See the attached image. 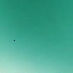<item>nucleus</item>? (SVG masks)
I'll return each instance as SVG.
<instances>
[{"mask_svg": "<svg viewBox=\"0 0 73 73\" xmlns=\"http://www.w3.org/2000/svg\"><path fill=\"white\" fill-rule=\"evenodd\" d=\"M14 41H15V40H14Z\"/></svg>", "mask_w": 73, "mask_h": 73, "instance_id": "1", "label": "nucleus"}]
</instances>
